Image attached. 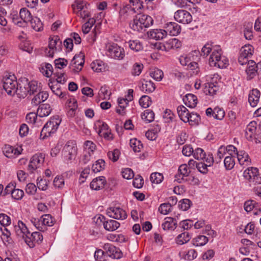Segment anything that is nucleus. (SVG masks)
<instances>
[{
	"label": "nucleus",
	"instance_id": "f257e3e1",
	"mask_svg": "<svg viewBox=\"0 0 261 261\" xmlns=\"http://www.w3.org/2000/svg\"><path fill=\"white\" fill-rule=\"evenodd\" d=\"M3 88L9 95L15 93L19 98H24L28 94L38 90L37 82L35 81L31 82L25 77L20 78L18 82L16 80L14 75H6L2 80Z\"/></svg>",
	"mask_w": 261,
	"mask_h": 261
},
{
	"label": "nucleus",
	"instance_id": "f03ea898",
	"mask_svg": "<svg viewBox=\"0 0 261 261\" xmlns=\"http://www.w3.org/2000/svg\"><path fill=\"white\" fill-rule=\"evenodd\" d=\"M222 52L219 46H215L209 59L211 66L224 68L228 65V60L225 56H222Z\"/></svg>",
	"mask_w": 261,
	"mask_h": 261
},
{
	"label": "nucleus",
	"instance_id": "7ed1b4c3",
	"mask_svg": "<svg viewBox=\"0 0 261 261\" xmlns=\"http://www.w3.org/2000/svg\"><path fill=\"white\" fill-rule=\"evenodd\" d=\"M61 120L60 119L58 116H54L50 118L43 126L40 133V138L44 139L51 136L52 134L55 133L59 126Z\"/></svg>",
	"mask_w": 261,
	"mask_h": 261
},
{
	"label": "nucleus",
	"instance_id": "20e7f679",
	"mask_svg": "<svg viewBox=\"0 0 261 261\" xmlns=\"http://www.w3.org/2000/svg\"><path fill=\"white\" fill-rule=\"evenodd\" d=\"M243 175L248 181L250 186L261 184V175L256 168H248L244 171Z\"/></svg>",
	"mask_w": 261,
	"mask_h": 261
},
{
	"label": "nucleus",
	"instance_id": "39448f33",
	"mask_svg": "<svg viewBox=\"0 0 261 261\" xmlns=\"http://www.w3.org/2000/svg\"><path fill=\"white\" fill-rule=\"evenodd\" d=\"M106 50L107 55L114 59L122 60L125 57L124 49L116 43L107 45Z\"/></svg>",
	"mask_w": 261,
	"mask_h": 261
},
{
	"label": "nucleus",
	"instance_id": "423d86ee",
	"mask_svg": "<svg viewBox=\"0 0 261 261\" xmlns=\"http://www.w3.org/2000/svg\"><path fill=\"white\" fill-rule=\"evenodd\" d=\"M77 152V147L74 141H69L64 146L63 154L64 160L68 162L74 159Z\"/></svg>",
	"mask_w": 261,
	"mask_h": 261
},
{
	"label": "nucleus",
	"instance_id": "0eeeda50",
	"mask_svg": "<svg viewBox=\"0 0 261 261\" xmlns=\"http://www.w3.org/2000/svg\"><path fill=\"white\" fill-rule=\"evenodd\" d=\"M44 154L42 153L35 154L34 155L30 161L28 166V170L30 173H33L34 171L39 168L44 162Z\"/></svg>",
	"mask_w": 261,
	"mask_h": 261
},
{
	"label": "nucleus",
	"instance_id": "6e6552de",
	"mask_svg": "<svg viewBox=\"0 0 261 261\" xmlns=\"http://www.w3.org/2000/svg\"><path fill=\"white\" fill-rule=\"evenodd\" d=\"M174 17L176 21L184 24L190 23L192 21L191 14L187 11L182 9L176 11Z\"/></svg>",
	"mask_w": 261,
	"mask_h": 261
},
{
	"label": "nucleus",
	"instance_id": "1a4fd4ad",
	"mask_svg": "<svg viewBox=\"0 0 261 261\" xmlns=\"http://www.w3.org/2000/svg\"><path fill=\"white\" fill-rule=\"evenodd\" d=\"M103 249L106 251L108 256L114 259H119L122 256V253L119 248L116 247L114 245L109 244H105Z\"/></svg>",
	"mask_w": 261,
	"mask_h": 261
},
{
	"label": "nucleus",
	"instance_id": "9d476101",
	"mask_svg": "<svg viewBox=\"0 0 261 261\" xmlns=\"http://www.w3.org/2000/svg\"><path fill=\"white\" fill-rule=\"evenodd\" d=\"M43 240V236L39 232L29 233L27 236L25 243L30 247L33 248L36 244H40Z\"/></svg>",
	"mask_w": 261,
	"mask_h": 261
},
{
	"label": "nucleus",
	"instance_id": "9b49d317",
	"mask_svg": "<svg viewBox=\"0 0 261 261\" xmlns=\"http://www.w3.org/2000/svg\"><path fill=\"white\" fill-rule=\"evenodd\" d=\"M107 214L115 219L124 220L127 217L125 211L120 207H110L107 210Z\"/></svg>",
	"mask_w": 261,
	"mask_h": 261
},
{
	"label": "nucleus",
	"instance_id": "f8f14e48",
	"mask_svg": "<svg viewBox=\"0 0 261 261\" xmlns=\"http://www.w3.org/2000/svg\"><path fill=\"white\" fill-rule=\"evenodd\" d=\"M85 63V55L83 53H80L75 55L72 60L70 66L74 67L73 70L74 72H78L80 71Z\"/></svg>",
	"mask_w": 261,
	"mask_h": 261
},
{
	"label": "nucleus",
	"instance_id": "ddd939ff",
	"mask_svg": "<svg viewBox=\"0 0 261 261\" xmlns=\"http://www.w3.org/2000/svg\"><path fill=\"white\" fill-rule=\"evenodd\" d=\"M37 89V91H34L32 93H30V92L28 93L30 95L34 94L35 93H37L32 100V103L35 106L39 105L41 102L46 100L48 97V94L46 92L41 91V89H40L38 85Z\"/></svg>",
	"mask_w": 261,
	"mask_h": 261
},
{
	"label": "nucleus",
	"instance_id": "4468645a",
	"mask_svg": "<svg viewBox=\"0 0 261 261\" xmlns=\"http://www.w3.org/2000/svg\"><path fill=\"white\" fill-rule=\"evenodd\" d=\"M135 16L136 17V21H138L140 25H142L145 31L146 28L150 27L153 24V19L148 15L138 14Z\"/></svg>",
	"mask_w": 261,
	"mask_h": 261
},
{
	"label": "nucleus",
	"instance_id": "2eb2a0df",
	"mask_svg": "<svg viewBox=\"0 0 261 261\" xmlns=\"http://www.w3.org/2000/svg\"><path fill=\"white\" fill-rule=\"evenodd\" d=\"M106 180L104 176H99L94 178L91 182L90 188L94 190H99L104 188Z\"/></svg>",
	"mask_w": 261,
	"mask_h": 261
},
{
	"label": "nucleus",
	"instance_id": "dca6fc26",
	"mask_svg": "<svg viewBox=\"0 0 261 261\" xmlns=\"http://www.w3.org/2000/svg\"><path fill=\"white\" fill-rule=\"evenodd\" d=\"M3 152L8 158H15L20 154V151L17 149L9 145H5L3 149Z\"/></svg>",
	"mask_w": 261,
	"mask_h": 261
},
{
	"label": "nucleus",
	"instance_id": "f3484780",
	"mask_svg": "<svg viewBox=\"0 0 261 261\" xmlns=\"http://www.w3.org/2000/svg\"><path fill=\"white\" fill-rule=\"evenodd\" d=\"M204 85L203 91L206 95L213 96L219 90L217 83H207Z\"/></svg>",
	"mask_w": 261,
	"mask_h": 261
},
{
	"label": "nucleus",
	"instance_id": "a211bd4d",
	"mask_svg": "<svg viewBox=\"0 0 261 261\" xmlns=\"http://www.w3.org/2000/svg\"><path fill=\"white\" fill-rule=\"evenodd\" d=\"M48 48L58 51L62 50V43L59 36H54L51 38H49Z\"/></svg>",
	"mask_w": 261,
	"mask_h": 261
},
{
	"label": "nucleus",
	"instance_id": "6ab92c4d",
	"mask_svg": "<svg viewBox=\"0 0 261 261\" xmlns=\"http://www.w3.org/2000/svg\"><path fill=\"white\" fill-rule=\"evenodd\" d=\"M257 123L255 121L250 122L246 128V137L248 140H252L257 129Z\"/></svg>",
	"mask_w": 261,
	"mask_h": 261
},
{
	"label": "nucleus",
	"instance_id": "aec40b11",
	"mask_svg": "<svg viewBox=\"0 0 261 261\" xmlns=\"http://www.w3.org/2000/svg\"><path fill=\"white\" fill-rule=\"evenodd\" d=\"M148 37L155 40L163 39L167 35V31L162 29H153L147 33Z\"/></svg>",
	"mask_w": 261,
	"mask_h": 261
},
{
	"label": "nucleus",
	"instance_id": "412c9836",
	"mask_svg": "<svg viewBox=\"0 0 261 261\" xmlns=\"http://www.w3.org/2000/svg\"><path fill=\"white\" fill-rule=\"evenodd\" d=\"M260 95V92L257 89H254L250 92L248 101L251 107H254L257 105L259 101Z\"/></svg>",
	"mask_w": 261,
	"mask_h": 261
},
{
	"label": "nucleus",
	"instance_id": "4be33fe9",
	"mask_svg": "<svg viewBox=\"0 0 261 261\" xmlns=\"http://www.w3.org/2000/svg\"><path fill=\"white\" fill-rule=\"evenodd\" d=\"M52 109L49 104L44 103L40 105L37 111V115L39 117H44L48 116Z\"/></svg>",
	"mask_w": 261,
	"mask_h": 261
},
{
	"label": "nucleus",
	"instance_id": "5701e85b",
	"mask_svg": "<svg viewBox=\"0 0 261 261\" xmlns=\"http://www.w3.org/2000/svg\"><path fill=\"white\" fill-rule=\"evenodd\" d=\"M166 29L171 36H176L180 32V26L176 22H170L166 23Z\"/></svg>",
	"mask_w": 261,
	"mask_h": 261
},
{
	"label": "nucleus",
	"instance_id": "b1692460",
	"mask_svg": "<svg viewBox=\"0 0 261 261\" xmlns=\"http://www.w3.org/2000/svg\"><path fill=\"white\" fill-rule=\"evenodd\" d=\"M238 160L241 165L248 166L251 163V159L248 154L244 151L241 150L236 152Z\"/></svg>",
	"mask_w": 261,
	"mask_h": 261
},
{
	"label": "nucleus",
	"instance_id": "393cba45",
	"mask_svg": "<svg viewBox=\"0 0 261 261\" xmlns=\"http://www.w3.org/2000/svg\"><path fill=\"white\" fill-rule=\"evenodd\" d=\"M182 100L187 106L191 108L195 107L197 103V97L193 94H186Z\"/></svg>",
	"mask_w": 261,
	"mask_h": 261
},
{
	"label": "nucleus",
	"instance_id": "a878e982",
	"mask_svg": "<svg viewBox=\"0 0 261 261\" xmlns=\"http://www.w3.org/2000/svg\"><path fill=\"white\" fill-rule=\"evenodd\" d=\"M255 62L253 60H250L248 63V67L246 69V72L248 80L252 79L257 73L256 68L254 67Z\"/></svg>",
	"mask_w": 261,
	"mask_h": 261
},
{
	"label": "nucleus",
	"instance_id": "bb28decb",
	"mask_svg": "<svg viewBox=\"0 0 261 261\" xmlns=\"http://www.w3.org/2000/svg\"><path fill=\"white\" fill-rule=\"evenodd\" d=\"M120 223L116 220L110 219L103 223L104 228L109 231H113L120 227Z\"/></svg>",
	"mask_w": 261,
	"mask_h": 261
},
{
	"label": "nucleus",
	"instance_id": "cd10ccee",
	"mask_svg": "<svg viewBox=\"0 0 261 261\" xmlns=\"http://www.w3.org/2000/svg\"><path fill=\"white\" fill-rule=\"evenodd\" d=\"M177 225V222L175 219L171 217H167L165 218V222L162 224L163 228L164 230H174Z\"/></svg>",
	"mask_w": 261,
	"mask_h": 261
},
{
	"label": "nucleus",
	"instance_id": "c85d7f7f",
	"mask_svg": "<svg viewBox=\"0 0 261 261\" xmlns=\"http://www.w3.org/2000/svg\"><path fill=\"white\" fill-rule=\"evenodd\" d=\"M177 112L180 119L184 122H188V117L190 114L188 109L184 106H179L177 108Z\"/></svg>",
	"mask_w": 261,
	"mask_h": 261
},
{
	"label": "nucleus",
	"instance_id": "c756f323",
	"mask_svg": "<svg viewBox=\"0 0 261 261\" xmlns=\"http://www.w3.org/2000/svg\"><path fill=\"white\" fill-rule=\"evenodd\" d=\"M48 86L52 92L58 96L60 98H64L66 96V93L61 91V88L58 84V83H56L55 84H53L52 82H50L48 83Z\"/></svg>",
	"mask_w": 261,
	"mask_h": 261
},
{
	"label": "nucleus",
	"instance_id": "7c9ffc66",
	"mask_svg": "<svg viewBox=\"0 0 261 261\" xmlns=\"http://www.w3.org/2000/svg\"><path fill=\"white\" fill-rule=\"evenodd\" d=\"M32 28L36 31L40 32L43 29V24L40 19L37 17H32L29 21Z\"/></svg>",
	"mask_w": 261,
	"mask_h": 261
},
{
	"label": "nucleus",
	"instance_id": "2f4dec72",
	"mask_svg": "<svg viewBox=\"0 0 261 261\" xmlns=\"http://www.w3.org/2000/svg\"><path fill=\"white\" fill-rule=\"evenodd\" d=\"M254 209V210H259L260 211V208L258 203L253 200H249L246 201L244 203V210L247 212H249Z\"/></svg>",
	"mask_w": 261,
	"mask_h": 261
},
{
	"label": "nucleus",
	"instance_id": "473e14b6",
	"mask_svg": "<svg viewBox=\"0 0 261 261\" xmlns=\"http://www.w3.org/2000/svg\"><path fill=\"white\" fill-rule=\"evenodd\" d=\"M37 113H30L26 116V120L28 123L35 124L36 126L39 127L41 125L40 121L38 120Z\"/></svg>",
	"mask_w": 261,
	"mask_h": 261
},
{
	"label": "nucleus",
	"instance_id": "72a5a7b5",
	"mask_svg": "<svg viewBox=\"0 0 261 261\" xmlns=\"http://www.w3.org/2000/svg\"><path fill=\"white\" fill-rule=\"evenodd\" d=\"M167 51L171 49L179 48L181 46V43L176 38L169 39L166 42Z\"/></svg>",
	"mask_w": 261,
	"mask_h": 261
},
{
	"label": "nucleus",
	"instance_id": "f704fd0d",
	"mask_svg": "<svg viewBox=\"0 0 261 261\" xmlns=\"http://www.w3.org/2000/svg\"><path fill=\"white\" fill-rule=\"evenodd\" d=\"M19 16L21 20H22L23 24L24 23H27L32 18L30 12L25 8H21L20 10Z\"/></svg>",
	"mask_w": 261,
	"mask_h": 261
},
{
	"label": "nucleus",
	"instance_id": "c9c22d12",
	"mask_svg": "<svg viewBox=\"0 0 261 261\" xmlns=\"http://www.w3.org/2000/svg\"><path fill=\"white\" fill-rule=\"evenodd\" d=\"M144 83H143L140 88L142 91L146 92L151 93L154 91L155 89L154 83L151 81H146L144 80Z\"/></svg>",
	"mask_w": 261,
	"mask_h": 261
},
{
	"label": "nucleus",
	"instance_id": "e433bc0d",
	"mask_svg": "<svg viewBox=\"0 0 261 261\" xmlns=\"http://www.w3.org/2000/svg\"><path fill=\"white\" fill-rule=\"evenodd\" d=\"M252 22H246L244 25V34L246 39L251 40L252 35Z\"/></svg>",
	"mask_w": 261,
	"mask_h": 261
},
{
	"label": "nucleus",
	"instance_id": "4c0bfd02",
	"mask_svg": "<svg viewBox=\"0 0 261 261\" xmlns=\"http://www.w3.org/2000/svg\"><path fill=\"white\" fill-rule=\"evenodd\" d=\"M208 241L206 237L200 235L192 240V244L195 246H202L206 244Z\"/></svg>",
	"mask_w": 261,
	"mask_h": 261
},
{
	"label": "nucleus",
	"instance_id": "58836bf2",
	"mask_svg": "<svg viewBox=\"0 0 261 261\" xmlns=\"http://www.w3.org/2000/svg\"><path fill=\"white\" fill-rule=\"evenodd\" d=\"M118 102L120 109L117 108L116 109V112L119 114L123 116L125 114V109L127 106L128 103L124 98H118Z\"/></svg>",
	"mask_w": 261,
	"mask_h": 261
},
{
	"label": "nucleus",
	"instance_id": "ea45409f",
	"mask_svg": "<svg viewBox=\"0 0 261 261\" xmlns=\"http://www.w3.org/2000/svg\"><path fill=\"white\" fill-rule=\"evenodd\" d=\"M130 146L135 152H139L143 148L141 141L136 138L130 140Z\"/></svg>",
	"mask_w": 261,
	"mask_h": 261
},
{
	"label": "nucleus",
	"instance_id": "a19ab883",
	"mask_svg": "<svg viewBox=\"0 0 261 261\" xmlns=\"http://www.w3.org/2000/svg\"><path fill=\"white\" fill-rule=\"evenodd\" d=\"M128 43L129 47L135 51H139L143 49L142 44L139 40H130Z\"/></svg>",
	"mask_w": 261,
	"mask_h": 261
},
{
	"label": "nucleus",
	"instance_id": "79ce46f5",
	"mask_svg": "<svg viewBox=\"0 0 261 261\" xmlns=\"http://www.w3.org/2000/svg\"><path fill=\"white\" fill-rule=\"evenodd\" d=\"M105 166V162L101 159L97 160L92 167V171L97 173L104 169Z\"/></svg>",
	"mask_w": 261,
	"mask_h": 261
},
{
	"label": "nucleus",
	"instance_id": "37998d69",
	"mask_svg": "<svg viewBox=\"0 0 261 261\" xmlns=\"http://www.w3.org/2000/svg\"><path fill=\"white\" fill-rule=\"evenodd\" d=\"M190 238L189 233L187 232H185L177 236L176 239V243L179 245H182L189 242Z\"/></svg>",
	"mask_w": 261,
	"mask_h": 261
},
{
	"label": "nucleus",
	"instance_id": "c03bdc74",
	"mask_svg": "<svg viewBox=\"0 0 261 261\" xmlns=\"http://www.w3.org/2000/svg\"><path fill=\"white\" fill-rule=\"evenodd\" d=\"M41 224L44 226H51L54 224L53 218L49 214H46L43 215L41 218Z\"/></svg>",
	"mask_w": 261,
	"mask_h": 261
},
{
	"label": "nucleus",
	"instance_id": "a18cd8bd",
	"mask_svg": "<svg viewBox=\"0 0 261 261\" xmlns=\"http://www.w3.org/2000/svg\"><path fill=\"white\" fill-rule=\"evenodd\" d=\"M91 66L93 71L96 72H102L105 70L102 61L100 60H96L93 62Z\"/></svg>",
	"mask_w": 261,
	"mask_h": 261
},
{
	"label": "nucleus",
	"instance_id": "49530a36",
	"mask_svg": "<svg viewBox=\"0 0 261 261\" xmlns=\"http://www.w3.org/2000/svg\"><path fill=\"white\" fill-rule=\"evenodd\" d=\"M142 118L147 123L151 122L153 121L154 119V114L152 110H146L142 115Z\"/></svg>",
	"mask_w": 261,
	"mask_h": 261
},
{
	"label": "nucleus",
	"instance_id": "de8ad7c7",
	"mask_svg": "<svg viewBox=\"0 0 261 261\" xmlns=\"http://www.w3.org/2000/svg\"><path fill=\"white\" fill-rule=\"evenodd\" d=\"M188 119H189L188 122H189L190 124L191 125H194L198 124L200 120V116L197 113L192 112L189 114Z\"/></svg>",
	"mask_w": 261,
	"mask_h": 261
},
{
	"label": "nucleus",
	"instance_id": "09e8293b",
	"mask_svg": "<svg viewBox=\"0 0 261 261\" xmlns=\"http://www.w3.org/2000/svg\"><path fill=\"white\" fill-rule=\"evenodd\" d=\"M253 49L254 48L252 45H246L242 47L240 54L249 58L252 55Z\"/></svg>",
	"mask_w": 261,
	"mask_h": 261
},
{
	"label": "nucleus",
	"instance_id": "8fccbe9b",
	"mask_svg": "<svg viewBox=\"0 0 261 261\" xmlns=\"http://www.w3.org/2000/svg\"><path fill=\"white\" fill-rule=\"evenodd\" d=\"M163 72L159 69H154L150 72V76L156 81H161L163 77Z\"/></svg>",
	"mask_w": 261,
	"mask_h": 261
},
{
	"label": "nucleus",
	"instance_id": "3c124183",
	"mask_svg": "<svg viewBox=\"0 0 261 261\" xmlns=\"http://www.w3.org/2000/svg\"><path fill=\"white\" fill-rule=\"evenodd\" d=\"M139 103L143 108H148L151 103V98L147 95H143L140 98Z\"/></svg>",
	"mask_w": 261,
	"mask_h": 261
},
{
	"label": "nucleus",
	"instance_id": "603ef678",
	"mask_svg": "<svg viewBox=\"0 0 261 261\" xmlns=\"http://www.w3.org/2000/svg\"><path fill=\"white\" fill-rule=\"evenodd\" d=\"M130 27L134 31L143 32L144 30L138 21H136V17L135 16L133 21L129 23Z\"/></svg>",
	"mask_w": 261,
	"mask_h": 261
},
{
	"label": "nucleus",
	"instance_id": "864d4df0",
	"mask_svg": "<svg viewBox=\"0 0 261 261\" xmlns=\"http://www.w3.org/2000/svg\"><path fill=\"white\" fill-rule=\"evenodd\" d=\"M224 164L226 169H231L235 164L234 159L230 156H226L224 160Z\"/></svg>",
	"mask_w": 261,
	"mask_h": 261
},
{
	"label": "nucleus",
	"instance_id": "5fc2aeb1",
	"mask_svg": "<svg viewBox=\"0 0 261 261\" xmlns=\"http://www.w3.org/2000/svg\"><path fill=\"white\" fill-rule=\"evenodd\" d=\"M226 153V149H225V146H221L218 149L217 155L215 156V161L216 163L218 164L221 162L222 159Z\"/></svg>",
	"mask_w": 261,
	"mask_h": 261
},
{
	"label": "nucleus",
	"instance_id": "6e6d98bb",
	"mask_svg": "<svg viewBox=\"0 0 261 261\" xmlns=\"http://www.w3.org/2000/svg\"><path fill=\"white\" fill-rule=\"evenodd\" d=\"M192 202L188 199H184L179 202L178 206L182 211L188 210L191 206Z\"/></svg>",
	"mask_w": 261,
	"mask_h": 261
},
{
	"label": "nucleus",
	"instance_id": "4d7b16f0",
	"mask_svg": "<svg viewBox=\"0 0 261 261\" xmlns=\"http://www.w3.org/2000/svg\"><path fill=\"white\" fill-rule=\"evenodd\" d=\"M143 68V65L141 63H136L133 66L132 74L134 76H137L140 74Z\"/></svg>",
	"mask_w": 261,
	"mask_h": 261
},
{
	"label": "nucleus",
	"instance_id": "13d9d810",
	"mask_svg": "<svg viewBox=\"0 0 261 261\" xmlns=\"http://www.w3.org/2000/svg\"><path fill=\"white\" fill-rule=\"evenodd\" d=\"M150 180L154 184H159L163 179V176L162 174L158 172L153 173L150 175Z\"/></svg>",
	"mask_w": 261,
	"mask_h": 261
},
{
	"label": "nucleus",
	"instance_id": "bf43d9fd",
	"mask_svg": "<svg viewBox=\"0 0 261 261\" xmlns=\"http://www.w3.org/2000/svg\"><path fill=\"white\" fill-rule=\"evenodd\" d=\"M193 156L195 159L197 160H203L205 159V153L202 149L200 148H197L194 151Z\"/></svg>",
	"mask_w": 261,
	"mask_h": 261
},
{
	"label": "nucleus",
	"instance_id": "052dcab7",
	"mask_svg": "<svg viewBox=\"0 0 261 261\" xmlns=\"http://www.w3.org/2000/svg\"><path fill=\"white\" fill-rule=\"evenodd\" d=\"M106 252H105L101 249H98L95 252L94 258L97 261H105L106 260Z\"/></svg>",
	"mask_w": 261,
	"mask_h": 261
},
{
	"label": "nucleus",
	"instance_id": "680f3d73",
	"mask_svg": "<svg viewBox=\"0 0 261 261\" xmlns=\"http://www.w3.org/2000/svg\"><path fill=\"white\" fill-rule=\"evenodd\" d=\"M171 206L168 203L161 204L159 207V211L162 214L167 215L171 211Z\"/></svg>",
	"mask_w": 261,
	"mask_h": 261
},
{
	"label": "nucleus",
	"instance_id": "e2e57ef3",
	"mask_svg": "<svg viewBox=\"0 0 261 261\" xmlns=\"http://www.w3.org/2000/svg\"><path fill=\"white\" fill-rule=\"evenodd\" d=\"M37 186L39 189L45 191L47 189L48 181L43 179L41 177H38L37 179Z\"/></svg>",
	"mask_w": 261,
	"mask_h": 261
},
{
	"label": "nucleus",
	"instance_id": "0e129e2a",
	"mask_svg": "<svg viewBox=\"0 0 261 261\" xmlns=\"http://www.w3.org/2000/svg\"><path fill=\"white\" fill-rule=\"evenodd\" d=\"M215 46L212 47V44L206 43L205 44L203 47L201 49L200 55L201 56H207L212 50L213 51L214 47Z\"/></svg>",
	"mask_w": 261,
	"mask_h": 261
},
{
	"label": "nucleus",
	"instance_id": "69168bd1",
	"mask_svg": "<svg viewBox=\"0 0 261 261\" xmlns=\"http://www.w3.org/2000/svg\"><path fill=\"white\" fill-rule=\"evenodd\" d=\"M120 151L118 149H115L112 151H109L108 152V156L109 158L113 162H116L119 156Z\"/></svg>",
	"mask_w": 261,
	"mask_h": 261
},
{
	"label": "nucleus",
	"instance_id": "338daca9",
	"mask_svg": "<svg viewBox=\"0 0 261 261\" xmlns=\"http://www.w3.org/2000/svg\"><path fill=\"white\" fill-rule=\"evenodd\" d=\"M11 223V219L5 214H0V224L3 226L10 225Z\"/></svg>",
	"mask_w": 261,
	"mask_h": 261
},
{
	"label": "nucleus",
	"instance_id": "774afa93",
	"mask_svg": "<svg viewBox=\"0 0 261 261\" xmlns=\"http://www.w3.org/2000/svg\"><path fill=\"white\" fill-rule=\"evenodd\" d=\"M214 114V118L218 120H222L225 116L224 110L220 108H215Z\"/></svg>",
	"mask_w": 261,
	"mask_h": 261
}]
</instances>
